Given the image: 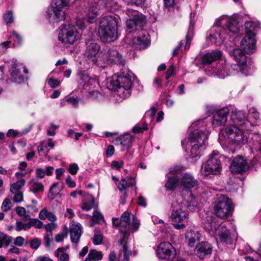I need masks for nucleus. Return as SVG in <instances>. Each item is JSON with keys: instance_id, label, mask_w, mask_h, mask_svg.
Wrapping results in <instances>:
<instances>
[{"instance_id": "nucleus-1", "label": "nucleus", "mask_w": 261, "mask_h": 261, "mask_svg": "<svg viewBox=\"0 0 261 261\" xmlns=\"http://www.w3.org/2000/svg\"><path fill=\"white\" fill-rule=\"evenodd\" d=\"M239 32L238 22L227 16L218 18L209 33V39L212 42L220 43L227 36H232Z\"/></svg>"}, {"instance_id": "nucleus-2", "label": "nucleus", "mask_w": 261, "mask_h": 261, "mask_svg": "<svg viewBox=\"0 0 261 261\" xmlns=\"http://www.w3.org/2000/svg\"><path fill=\"white\" fill-rule=\"evenodd\" d=\"M252 136L253 134L248 129L231 126L221 130L219 135V140L222 147L226 149L229 145L236 147L244 145Z\"/></svg>"}, {"instance_id": "nucleus-3", "label": "nucleus", "mask_w": 261, "mask_h": 261, "mask_svg": "<svg viewBox=\"0 0 261 261\" xmlns=\"http://www.w3.org/2000/svg\"><path fill=\"white\" fill-rule=\"evenodd\" d=\"M200 121L195 122L189 127L191 132L189 137L181 141V145L185 151L190 149V155L191 158H195L200 155L203 146L207 140L208 131L204 132L201 129H196V127L199 124Z\"/></svg>"}, {"instance_id": "nucleus-4", "label": "nucleus", "mask_w": 261, "mask_h": 261, "mask_svg": "<svg viewBox=\"0 0 261 261\" xmlns=\"http://www.w3.org/2000/svg\"><path fill=\"white\" fill-rule=\"evenodd\" d=\"M132 73L126 68L122 69L120 72L113 75L108 82V87L113 90H117L123 98L130 96L132 86Z\"/></svg>"}, {"instance_id": "nucleus-5", "label": "nucleus", "mask_w": 261, "mask_h": 261, "mask_svg": "<svg viewBox=\"0 0 261 261\" xmlns=\"http://www.w3.org/2000/svg\"><path fill=\"white\" fill-rule=\"evenodd\" d=\"M117 16L107 15L102 17L99 23L98 34L102 42H111L118 38Z\"/></svg>"}, {"instance_id": "nucleus-6", "label": "nucleus", "mask_w": 261, "mask_h": 261, "mask_svg": "<svg viewBox=\"0 0 261 261\" xmlns=\"http://www.w3.org/2000/svg\"><path fill=\"white\" fill-rule=\"evenodd\" d=\"M130 214L124 212L121 218H113L112 222L114 226L119 227L120 231L122 233V238L119 240V244L122 245L125 240H127L129 232H134L138 230L140 226L139 221L134 217L131 219Z\"/></svg>"}, {"instance_id": "nucleus-7", "label": "nucleus", "mask_w": 261, "mask_h": 261, "mask_svg": "<svg viewBox=\"0 0 261 261\" xmlns=\"http://www.w3.org/2000/svg\"><path fill=\"white\" fill-rule=\"evenodd\" d=\"M172 212L171 218L174 222L173 226L177 229L185 228L186 225L182 223L188 219V213L187 204L184 198L180 196L174 197L171 203Z\"/></svg>"}, {"instance_id": "nucleus-8", "label": "nucleus", "mask_w": 261, "mask_h": 261, "mask_svg": "<svg viewBox=\"0 0 261 261\" xmlns=\"http://www.w3.org/2000/svg\"><path fill=\"white\" fill-rule=\"evenodd\" d=\"M197 181L189 173L184 174L180 180L182 187V196L186 201L187 206L191 211H194L198 206V198L190 190L197 185Z\"/></svg>"}, {"instance_id": "nucleus-9", "label": "nucleus", "mask_w": 261, "mask_h": 261, "mask_svg": "<svg viewBox=\"0 0 261 261\" xmlns=\"http://www.w3.org/2000/svg\"><path fill=\"white\" fill-rule=\"evenodd\" d=\"M70 0H53L51 7L46 11L47 18L53 22H58L65 18V11Z\"/></svg>"}, {"instance_id": "nucleus-10", "label": "nucleus", "mask_w": 261, "mask_h": 261, "mask_svg": "<svg viewBox=\"0 0 261 261\" xmlns=\"http://www.w3.org/2000/svg\"><path fill=\"white\" fill-rule=\"evenodd\" d=\"M225 158V156L221 155L218 151L214 150L209 155L208 159L204 164L202 170L204 175L219 174L222 169L221 160Z\"/></svg>"}, {"instance_id": "nucleus-11", "label": "nucleus", "mask_w": 261, "mask_h": 261, "mask_svg": "<svg viewBox=\"0 0 261 261\" xmlns=\"http://www.w3.org/2000/svg\"><path fill=\"white\" fill-rule=\"evenodd\" d=\"M232 211V202L230 198L225 195H221L215 202V215L221 219L226 218Z\"/></svg>"}, {"instance_id": "nucleus-12", "label": "nucleus", "mask_w": 261, "mask_h": 261, "mask_svg": "<svg viewBox=\"0 0 261 261\" xmlns=\"http://www.w3.org/2000/svg\"><path fill=\"white\" fill-rule=\"evenodd\" d=\"M205 70L208 75H216L221 79H224L227 76L234 74L238 72L240 73L234 66L226 62L219 63L216 67H205Z\"/></svg>"}, {"instance_id": "nucleus-13", "label": "nucleus", "mask_w": 261, "mask_h": 261, "mask_svg": "<svg viewBox=\"0 0 261 261\" xmlns=\"http://www.w3.org/2000/svg\"><path fill=\"white\" fill-rule=\"evenodd\" d=\"M80 37L81 35L77 32L74 25L64 24L61 27L58 39L63 43L72 44L78 40Z\"/></svg>"}, {"instance_id": "nucleus-14", "label": "nucleus", "mask_w": 261, "mask_h": 261, "mask_svg": "<svg viewBox=\"0 0 261 261\" xmlns=\"http://www.w3.org/2000/svg\"><path fill=\"white\" fill-rule=\"evenodd\" d=\"M226 50L231 57L237 63L233 66L238 69L241 74L247 75L245 71L246 67V56L244 52L240 48L232 46L226 47Z\"/></svg>"}, {"instance_id": "nucleus-15", "label": "nucleus", "mask_w": 261, "mask_h": 261, "mask_svg": "<svg viewBox=\"0 0 261 261\" xmlns=\"http://www.w3.org/2000/svg\"><path fill=\"white\" fill-rule=\"evenodd\" d=\"M100 49V45L96 43L90 42L87 44L84 57L89 64L93 65L97 63Z\"/></svg>"}, {"instance_id": "nucleus-16", "label": "nucleus", "mask_w": 261, "mask_h": 261, "mask_svg": "<svg viewBox=\"0 0 261 261\" xmlns=\"http://www.w3.org/2000/svg\"><path fill=\"white\" fill-rule=\"evenodd\" d=\"M157 254L160 258L172 260L176 256V250L174 247L169 242H162L159 245Z\"/></svg>"}, {"instance_id": "nucleus-17", "label": "nucleus", "mask_w": 261, "mask_h": 261, "mask_svg": "<svg viewBox=\"0 0 261 261\" xmlns=\"http://www.w3.org/2000/svg\"><path fill=\"white\" fill-rule=\"evenodd\" d=\"M230 121L238 127L248 126L250 123L247 120L246 114L244 111L238 110L233 106H229Z\"/></svg>"}, {"instance_id": "nucleus-18", "label": "nucleus", "mask_w": 261, "mask_h": 261, "mask_svg": "<svg viewBox=\"0 0 261 261\" xmlns=\"http://www.w3.org/2000/svg\"><path fill=\"white\" fill-rule=\"evenodd\" d=\"M229 113V106L224 107L217 111L213 114L212 121L213 127H218L225 124L227 120V115Z\"/></svg>"}, {"instance_id": "nucleus-19", "label": "nucleus", "mask_w": 261, "mask_h": 261, "mask_svg": "<svg viewBox=\"0 0 261 261\" xmlns=\"http://www.w3.org/2000/svg\"><path fill=\"white\" fill-rule=\"evenodd\" d=\"M102 58L103 61L108 65L124 64V60L121 55L115 49L111 48L106 50L102 54Z\"/></svg>"}, {"instance_id": "nucleus-20", "label": "nucleus", "mask_w": 261, "mask_h": 261, "mask_svg": "<svg viewBox=\"0 0 261 261\" xmlns=\"http://www.w3.org/2000/svg\"><path fill=\"white\" fill-rule=\"evenodd\" d=\"M23 69L25 73H28V69L22 64L14 63L10 69L11 75V81L13 82L20 84L24 81V77L21 74V70Z\"/></svg>"}, {"instance_id": "nucleus-21", "label": "nucleus", "mask_w": 261, "mask_h": 261, "mask_svg": "<svg viewBox=\"0 0 261 261\" xmlns=\"http://www.w3.org/2000/svg\"><path fill=\"white\" fill-rule=\"evenodd\" d=\"M230 168L231 171L234 173H243L248 169L246 161L242 156L233 159L231 163Z\"/></svg>"}, {"instance_id": "nucleus-22", "label": "nucleus", "mask_w": 261, "mask_h": 261, "mask_svg": "<svg viewBox=\"0 0 261 261\" xmlns=\"http://www.w3.org/2000/svg\"><path fill=\"white\" fill-rule=\"evenodd\" d=\"M254 37L246 35L241 42V46L247 54H252L255 50L256 41Z\"/></svg>"}, {"instance_id": "nucleus-23", "label": "nucleus", "mask_w": 261, "mask_h": 261, "mask_svg": "<svg viewBox=\"0 0 261 261\" xmlns=\"http://www.w3.org/2000/svg\"><path fill=\"white\" fill-rule=\"evenodd\" d=\"M222 56V53L219 50H213L204 54L202 58V63L204 65L213 66L212 63L220 59Z\"/></svg>"}, {"instance_id": "nucleus-24", "label": "nucleus", "mask_w": 261, "mask_h": 261, "mask_svg": "<svg viewBox=\"0 0 261 261\" xmlns=\"http://www.w3.org/2000/svg\"><path fill=\"white\" fill-rule=\"evenodd\" d=\"M202 223L205 227L211 231H216L220 227V222L214 217L213 214H206L205 217L203 216Z\"/></svg>"}, {"instance_id": "nucleus-25", "label": "nucleus", "mask_w": 261, "mask_h": 261, "mask_svg": "<svg viewBox=\"0 0 261 261\" xmlns=\"http://www.w3.org/2000/svg\"><path fill=\"white\" fill-rule=\"evenodd\" d=\"M212 248L209 243L202 242L196 245L195 253L199 258H203L206 255L211 254Z\"/></svg>"}, {"instance_id": "nucleus-26", "label": "nucleus", "mask_w": 261, "mask_h": 261, "mask_svg": "<svg viewBox=\"0 0 261 261\" xmlns=\"http://www.w3.org/2000/svg\"><path fill=\"white\" fill-rule=\"evenodd\" d=\"M146 18L144 16H140L139 18L129 19L126 21L127 29L133 31L142 29L146 24Z\"/></svg>"}, {"instance_id": "nucleus-27", "label": "nucleus", "mask_w": 261, "mask_h": 261, "mask_svg": "<svg viewBox=\"0 0 261 261\" xmlns=\"http://www.w3.org/2000/svg\"><path fill=\"white\" fill-rule=\"evenodd\" d=\"M98 204L95 201L94 197L89 194H86L82 201V209L86 211H89L92 208L97 207Z\"/></svg>"}, {"instance_id": "nucleus-28", "label": "nucleus", "mask_w": 261, "mask_h": 261, "mask_svg": "<svg viewBox=\"0 0 261 261\" xmlns=\"http://www.w3.org/2000/svg\"><path fill=\"white\" fill-rule=\"evenodd\" d=\"M71 241L77 243L82 235V226L80 223L72 224L70 227Z\"/></svg>"}, {"instance_id": "nucleus-29", "label": "nucleus", "mask_w": 261, "mask_h": 261, "mask_svg": "<svg viewBox=\"0 0 261 261\" xmlns=\"http://www.w3.org/2000/svg\"><path fill=\"white\" fill-rule=\"evenodd\" d=\"M132 42L134 47L139 49L145 48L149 43L148 36L145 35L134 38Z\"/></svg>"}, {"instance_id": "nucleus-30", "label": "nucleus", "mask_w": 261, "mask_h": 261, "mask_svg": "<svg viewBox=\"0 0 261 261\" xmlns=\"http://www.w3.org/2000/svg\"><path fill=\"white\" fill-rule=\"evenodd\" d=\"M200 234L198 231L190 230L186 234V239L188 242V245L191 247H194L195 244L200 240Z\"/></svg>"}, {"instance_id": "nucleus-31", "label": "nucleus", "mask_w": 261, "mask_h": 261, "mask_svg": "<svg viewBox=\"0 0 261 261\" xmlns=\"http://www.w3.org/2000/svg\"><path fill=\"white\" fill-rule=\"evenodd\" d=\"M79 75L80 76V84L85 88L95 83V80L90 77L88 73L86 71L80 72Z\"/></svg>"}, {"instance_id": "nucleus-32", "label": "nucleus", "mask_w": 261, "mask_h": 261, "mask_svg": "<svg viewBox=\"0 0 261 261\" xmlns=\"http://www.w3.org/2000/svg\"><path fill=\"white\" fill-rule=\"evenodd\" d=\"M172 176H168V179L165 184V187L167 190H174L178 182V179L175 176L174 170H170L169 171Z\"/></svg>"}, {"instance_id": "nucleus-33", "label": "nucleus", "mask_w": 261, "mask_h": 261, "mask_svg": "<svg viewBox=\"0 0 261 261\" xmlns=\"http://www.w3.org/2000/svg\"><path fill=\"white\" fill-rule=\"evenodd\" d=\"M99 9L97 6H90L88 9L87 21L90 23L96 22L97 17L99 15Z\"/></svg>"}, {"instance_id": "nucleus-34", "label": "nucleus", "mask_w": 261, "mask_h": 261, "mask_svg": "<svg viewBox=\"0 0 261 261\" xmlns=\"http://www.w3.org/2000/svg\"><path fill=\"white\" fill-rule=\"evenodd\" d=\"M246 28V35L255 36L256 32L258 29L257 23L252 21H248L245 24Z\"/></svg>"}, {"instance_id": "nucleus-35", "label": "nucleus", "mask_w": 261, "mask_h": 261, "mask_svg": "<svg viewBox=\"0 0 261 261\" xmlns=\"http://www.w3.org/2000/svg\"><path fill=\"white\" fill-rule=\"evenodd\" d=\"M104 221L103 215L97 210H94L93 212V216L90 223V226L92 227L94 223H101Z\"/></svg>"}, {"instance_id": "nucleus-36", "label": "nucleus", "mask_w": 261, "mask_h": 261, "mask_svg": "<svg viewBox=\"0 0 261 261\" xmlns=\"http://www.w3.org/2000/svg\"><path fill=\"white\" fill-rule=\"evenodd\" d=\"M220 241L227 244H231L232 239L230 236L229 230L225 229L223 232L219 234Z\"/></svg>"}, {"instance_id": "nucleus-37", "label": "nucleus", "mask_w": 261, "mask_h": 261, "mask_svg": "<svg viewBox=\"0 0 261 261\" xmlns=\"http://www.w3.org/2000/svg\"><path fill=\"white\" fill-rule=\"evenodd\" d=\"M65 250L64 248H59L55 253V256L59 257L61 261H68L69 259V255L64 252Z\"/></svg>"}, {"instance_id": "nucleus-38", "label": "nucleus", "mask_w": 261, "mask_h": 261, "mask_svg": "<svg viewBox=\"0 0 261 261\" xmlns=\"http://www.w3.org/2000/svg\"><path fill=\"white\" fill-rule=\"evenodd\" d=\"M25 183V180L24 179H21L12 184L10 187L11 192L15 193L19 192V190L24 185Z\"/></svg>"}, {"instance_id": "nucleus-39", "label": "nucleus", "mask_w": 261, "mask_h": 261, "mask_svg": "<svg viewBox=\"0 0 261 261\" xmlns=\"http://www.w3.org/2000/svg\"><path fill=\"white\" fill-rule=\"evenodd\" d=\"M13 238L0 231V248L3 247V244L8 246L12 241Z\"/></svg>"}, {"instance_id": "nucleus-40", "label": "nucleus", "mask_w": 261, "mask_h": 261, "mask_svg": "<svg viewBox=\"0 0 261 261\" xmlns=\"http://www.w3.org/2000/svg\"><path fill=\"white\" fill-rule=\"evenodd\" d=\"M44 186L43 184L38 181H35L32 184L30 188V191L34 193H37L43 191Z\"/></svg>"}, {"instance_id": "nucleus-41", "label": "nucleus", "mask_w": 261, "mask_h": 261, "mask_svg": "<svg viewBox=\"0 0 261 261\" xmlns=\"http://www.w3.org/2000/svg\"><path fill=\"white\" fill-rule=\"evenodd\" d=\"M88 254L89 257H90L93 261L100 260L102 258V252L94 249L90 250Z\"/></svg>"}, {"instance_id": "nucleus-42", "label": "nucleus", "mask_w": 261, "mask_h": 261, "mask_svg": "<svg viewBox=\"0 0 261 261\" xmlns=\"http://www.w3.org/2000/svg\"><path fill=\"white\" fill-rule=\"evenodd\" d=\"M126 240L123 242V261H129V256L132 255V251L128 250V247L127 245Z\"/></svg>"}, {"instance_id": "nucleus-43", "label": "nucleus", "mask_w": 261, "mask_h": 261, "mask_svg": "<svg viewBox=\"0 0 261 261\" xmlns=\"http://www.w3.org/2000/svg\"><path fill=\"white\" fill-rule=\"evenodd\" d=\"M126 14L129 17V19H137L140 18V16H144L138 11L129 8L126 9Z\"/></svg>"}, {"instance_id": "nucleus-44", "label": "nucleus", "mask_w": 261, "mask_h": 261, "mask_svg": "<svg viewBox=\"0 0 261 261\" xmlns=\"http://www.w3.org/2000/svg\"><path fill=\"white\" fill-rule=\"evenodd\" d=\"M147 124L146 123H139L136 124L133 128L135 133H139L147 129Z\"/></svg>"}, {"instance_id": "nucleus-45", "label": "nucleus", "mask_w": 261, "mask_h": 261, "mask_svg": "<svg viewBox=\"0 0 261 261\" xmlns=\"http://www.w3.org/2000/svg\"><path fill=\"white\" fill-rule=\"evenodd\" d=\"M30 228V222L28 223H24L21 221H17L16 223V230L20 231L21 230H27Z\"/></svg>"}, {"instance_id": "nucleus-46", "label": "nucleus", "mask_w": 261, "mask_h": 261, "mask_svg": "<svg viewBox=\"0 0 261 261\" xmlns=\"http://www.w3.org/2000/svg\"><path fill=\"white\" fill-rule=\"evenodd\" d=\"M30 228L34 227L36 228H41L43 226V223L42 221L37 218H33L30 222Z\"/></svg>"}, {"instance_id": "nucleus-47", "label": "nucleus", "mask_w": 261, "mask_h": 261, "mask_svg": "<svg viewBox=\"0 0 261 261\" xmlns=\"http://www.w3.org/2000/svg\"><path fill=\"white\" fill-rule=\"evenodd\" d=\"M38 152L40 155L41 156H46L48 152V150L47 149V146L46 145H44L43 142H41L38 147Z\"/></svg>"}, {"instance_id": "nucleus-48", "label": "nucleus", "mask_w": 261, "mask_h": 261, "mask_svg": "<svg viewBox=\"0 0 261 261\" xmlns=\"http://www.w3.org/2000/svg\"><path fill=\"white\" fill-rule=\"evenodd\" d=\"M4 18L7 24H10L13 22V15L11 11H7L4 15Z\"/></svg>"}, {"instance_id": "nucleus-49", "label": "nucleus", "mask_w": 261, "mask_h": 261, "mask_svg": "<svg viewBox=\"0 0 261 261\" xmlns=\"http://www.w3.org/2000/svg\"><path fill=\"white\" fill-rule=\"evenodd\" d=\"M41 243V240L39 238H34L30 242V247L32 249L36 250L40 246Z\"/></svg>"}, {"instance_id": "nucleus-50", "label": "nucleus", "mask_w": 261, "mask_h": 261, "mask_svg": "<svg viewBox=\"0 0 261 261\" xmlns=\"http://www.w3.org/2000/svg\"><path fill=\"white\" fill-rule=\"evenodd\" d=\"M10 37L11 39L18 44H19L22 41L21 36L15 31H12L11 33Z\"/></svg>"}, {"instance_id": "nucleus-51", "label": "nucleus", "mask_w": 261, "mask_h": 261, "mask_svg": "<svg viewBox=\"0 0 261 261\" xmlns=\"http://www.w3.org/2000/svg\"><path fill=\"white\" fill-rule=\"evenodd\" d=\"M124 162L123 161H113L111 163V167L112 169L120 170L123 166Z\"/></svg>"}, {"instance_id": "nucleus-52", "label": "nucleus", "mask_w": 261, "mask_h": 261, "mask_svg": "<svg viewBox=\"0 0 261 261\" xmlns=\"http://www.w3.org/2000/svg\"><path fill=\"white\" fill-rule=\"evenodd\" d=\"M11 207V203L10 200L9 198H6L2 205V210L3 211L7 212L10 209Z\"/></svg>"}, {"instance_id": "nucleus-53", "label": "nucleus", "mask_w": 261, "mask_h": 261, "mask_svg": "<svg viewBox=\"0 0 261 261\" xmlns=\"http://www.w3.org/2000/svg\"><path fill=\"white\" fill-rule=\"evenodd\" d=\"M79 99L77 98H74L73 97H69L67 98L66 101L71 105L74 108H77L79 106Z\"/></svg>"}, {"instance_id": "nucleus-54", "label": "nucleus", "mask_w": 261, "mask_h": 261, "mask_svg": "<svg viewBox=\"0 0 261 261\" xmlns=\"http://www.w3.org/2000/svg\"><path fill=\"white\" fill-rule=\"evenodd\" d=\"M130 140V136L129 135L121 136L118 139V141L122 145H125Z\"/></svg>"}, {"instance_id": "nucleus-55", "label": "nucleus", "mask_w": 261, "mask_h": 261, "mask_svg": "<svg viewBox=\"0 0 261 261\" xmlns=\"http://www.w3.org/2000/svg\"><path fill=\"white\" fill-rule=\"evenodd\" d=\"M79 170V167L77 164L72 163L69 165L68 168L69 172L72 175H75L76 174L77 170Z\"/></svg>"}, {"instance_id": "nucleus-56", "label": "nucleus", "mask_w": 261, "mask_h": 261, "mask_svg": "<svg viewBox=\"0 0 261 261\" xmlns=\"http://www.w3.org/2000/svg\"><path fill=\"white\" fill-rule=\"evenodd\" d=\"M15 194L13 197V201L16 203H19L23 201V193L21 192H17Z\"/></svg>"}, {"instance_id": "nucleus-57", "label": "nucleus", "mask_w": 261, "mask_h": 261, "mask_svg": "<svg viewBox=\"0 0 261 261\" xmlns=\"http://www.w3.org/2000/svg\"><path fill=\"white\" fill-rule=\"evenodd\" d=\"M44 240L45 241V246L49 247L50 246V242L53 240L52 232L46 233L44 237Z\"/></svg>"}, {"instance_id": "nucleus-58", "label": "nucleus", "mask_w": 261, "mask_h": 261, "mask_svg": "<svg viewBox=\"0 0 261 261\" xmlns=\"http://www.w3.org/2000/svg\"><path fill=\"white\" fill-rule=\"evenodd\" d=\"M146 0H129L127 2V5H135L137 6H142L144 5Z\"/></svg>"}, {"instance_id": "nucleus-59", "label": "nucleus", "mask_w": 261, "mask_h": 261, "mask_svg": "<svg viewBox=\"0 0 261 261\" xmlns=\"http://www.w3.org/2000/svg\"><path fill=\"white\" fill-rule=\"evenodd\" d=\"M24 242L25 239L22 237L18 236L14 240L13 243L16 246L21 247L23 246Z\"/></svg>"}, {"instance_id": "nucleus-60", "label": "nucleus", "mask_w": 261, "mask_h": 261, "mask_svg": "<svg viewBox=\"0 0 261 261\" xmlns=\"http://www.w3.org/2000/svg\"><path fill=\"white\" fill-rule=\"evenodd\" d=\"M44 227L47 231L46 233H50V232H52V231L57 227V225H56V224H55L53 222H51V223H48L46 225H45L44 226Z\"/></svg>"}, {"instance_id": "nucleus-61", "label": "nucleus", "mask_w": 261, "mask_h": 261, "mask_svg": "<svg viewBox=\"0 0 261 261\" xmlns=\"http://www.w3.org/2000/svg\"><path fill=\"white\" fill-rule=\"evenodd\" d=\"M49 212L46 208H43L39 214V218L41 220H45L47 218Z\"/></svg>"}, {"instance_id": "nucleus-62", "label": "nucleus", "mask_w": 261, "mask_h": 261, "mask_svg": "<svg viewBox=\"0 0 261 261\" xmlns=\"http://www.w3.org/2000/svg\"><path fill=\"white\" fill-rule=\"evenodd\" d=\"M102 240V237L101 234H96L93 237V244L94 245H99L101 243Z\"/></svg>"}, {"instance_id": "nucleus-63", "label": "nucleus", "mask_w": 261, "mask_h": 261, "mask_svg": "<svg viewBox=\"0 0 261 261\" xmlns=\"http://www.w3.org/2000/svg\"><path fill=\"white\" fill-rule=\"evenodd\" d=\"M36 177L39 178H43L45 175V171L42 168H37L36 170Z\"/></svg>"}, {"instance_id": "nucleus-64", "label": "nucleus", "mask_w": 261, "mask_h": 261, "mask_svg": "<svg viewBox=\"0 0 261 261\" xmlns=\"http://www.w3.org/2000/svg\"><path fill=\"white\" fill-rule=\"evenodd\" d=\"M16 213L18 215L22 217L26 213L25 209L22 206H17L15 208Z\"/></svg>"}]
</instances>
